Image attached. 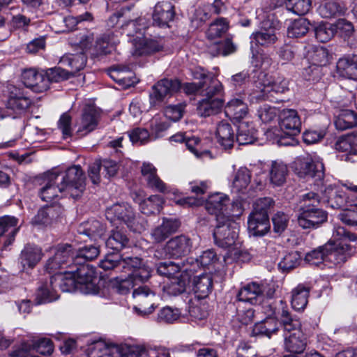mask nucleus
<instances>
[{"instance_id":"f257e3e1","label":"nucleus","mask_w":357,"mask_h":357,"mask_svg":"<svg viewBox=\"0 0 357 357\" xmlns=\"http://www.w3.org/2000/svg\"><path fill=\"white\" fill-rule=\"evenodd\" d=\"M144 24H124L122 28L127 31V36L132 37L134 54L142 56L159 52L164 47V41L161 38L152 39L141 37L144 36Z\"/></svg>"},{"instance_id":"f03ea898","label":"nucleus","mask_w":357,"mask_h":357,"mask_svg":"<svg viewBox=\"0 0 357 357\" xmlns=\"http://www.w3.org/2000/svg\"><path fill=\"white\" fill-rule=\"evenodd\" d=\"M294 172L300 178H312L322 181L324 178V165L317 155L305 154L298 156L292 164Z\"/></svg>"},{"instance_id":"7ed1b4c3","label":"nucleus","mask_w":357,"mask_h":357,"mask_svg":"<svg viewBox=\"0 0 357 357\" xmlns=\"http://www.w3.org/2000/svg\"><path fill=\"white\" fill-rule=\"evenodd\" d=\"M92 43V37L82 34H79L77 40L70 41L72 45L77 46L82 52L77 54H66L60 59L59 63L63 66L70 68L69 73L71 76H74L86 66L87 61L86 52L91 47Z\"/></svg>"},{"instance_id":"20e7f679","label":"nucleus","mask_w":357,"mask_h":357,"mask_svg":"<svg viewBox=\"0 0 357 357\" xmlns=\"http://www.w3.org/2000/svg\"><path fill=\"white\" fill-rule=\"evenodd\" d=\"M60 188L73 199L79 198L85 190V176L80 166L74 165L63 173H59Z\"/></svg>"},{"instance_id":"39448f33","label":"nucleus","mask_w":357,"mask_h":357,"mask_svg":"<svg viewBox=\"0 0 357 357\" xmlns=\"http://www.w3.org/2000/svg\"><path fill=\"white\" fill-rule=\"evenodd\" d=\"M105 215L111 223H124L134 232H140L144 228L139 218H136L133 209L128 204H114L107 209Z\"/></svg>"},{"instance_id":"423d86ee","label":"nucleus","mask_w":357,"mask_h":357,"mask_svg":"<svg viewBox=\"0 0 357 357\" xmlns=\"http://www.w3.org/2000/svg\"><path fill=\"white\" fill-rule=\"evenodd\" d=\"M256 89L250 94L252 102L254 100H269L277 102V94H281L288 91V81L285 79L278 78L273 82H256Z\"/></svg>"},{"instance_id":"0eeeda50","label":"nucleus","mask_w":357,"mask_h":357,"mask_svg":"<svg viewBox=\"0 0 357 357\" xmlns=\"http://www.w3.org/2000/svg\"><path fill=\"white\" fill-rule=\"evenodd\" d=\"M181 87L178 79H162L151 87L149 101L151 107H160L165 100L178 91Z\"/></svg>"},{"instance_id":"6e6552de","label":"nucleus","mask_w":357,"mask_h":357,"mask_svg":"<svg viewBox=\"0 0 357 357\" xmlns=\"http://www.w3.org/2000/svg\"><path fill=\"white\" fill-rule=\"evenodd\" d=\"M213 231V237L216 245L227 248L234 245L238 236L239 227L236 222L229 218L225 220L218 219Z\"/></svg>"},{"instance_id":"1a4fd4ad","label":"nucleus","mask_w":357,"mask_h":357,"mask_svg":"<svg viewBox=\"0 0 357 357\" xmlns=\"http://www.w3.org/2000/svg\"><path fill=\"white\" fill-rule=\"evenodd\" d=\"M32 103L33 101L25 89L16 86L10 88L6 107L14 114L21 115L25 113Z\"/></svg>"},{"instance_id":"9d476101","label":"nucleus","mask_w":357,"mask_h":357,"mask_svg":"<svg viewBox=\"0 0 357 357\" xmlns=\"http://www.w3.org/2000/svg\"><path fill=\"white\" fill-rule=\"evenodd\" d=\"M271 314L279 317L280 325L283 328L284 337L287 336L288 334L302 332L300 320L291 316L286 303L282 300L279 301L278 305L271 310Z\"/></svg>"},{"instance_id":"9b49d317","label":"nucleus","mask_w":357,"mask_h":357,"mask_svg":"<svg viewBox=\"0 0 357 357\" xmlns=\"http://www.w3.org/2000/svg\"><path fill=\"white\" fill-rule=\"evenodd\" d=\"M192 239L184 234L170 238L165 244L164 250L169 257L178 259L188 255L192 250Z\"/></svg>"},{"instance_id":"f8f14e48","label":"nucleus","mask_w":357,"mask_h":357,"mask_svg":"<svg viewBox=\"0 0 357 357\" xmlns=\"http://www.w3.org/2000/svg\"><path fill=\"white\" fill-rule=\"evenodd\" d=\"M132 296L137 303V305L134 307L137 314L145 316L154 311L155 294L147 286H141L135 289L132 292Z\"/></svg>"},{"instance_id":"ddd939ff","label":"nucleus","mask_w":357,"mask_h":357,"mask_svg":"<svg viewBox=\"0 0 357 357\" xmlns=\"http://www.w3.org/2000/svg\"><path fill=\"white\" fill-rule=\"evenodd\" d=\"M32 349L43 355H50L53 352L54 346L51 340L42 337L33 340L31 344L23 343L20 348L12 352L11 356L28 357V354Z\"/></svg>"},{"instance_id":"4468645a","label":"nucleus","mask_w":357,"mask_h":357,"mask_svg":"<svg viewBox=\"0 0 357 357\" xmlns=\"http://www.w3.org/2000/svg\"><path fill=\"white\" fill-rule=\"evenodd\" d=\"M100 117V111L94 105H86L84 108L77 133L84 136L94 130L98 126Z\"/></svg>"},{"instance_id":"2eb2a0df","label":"nucleus","mask_w":357,"mask_h":357,"mask_svg":"<svg viewBox=\"0 0 357 357\" xmlns=\"http://www.w3.org/2000/svg\"><path fill=\"white\" fill-rule=\"evenodd\" d=\"M328 214L323 209L303 210L298 212L297 221L303 229H315L327 220Z\"/></svg>"},{"instance_id":"dca6fc26","label":"nucleus","mask_w":357,"mask_h":357,"mask_svg":"<svg viewBox=\"0 0 357 357\" xmlns=\"http://www.w3.org/2000/svg\"><path fill=\"white\" fill-rule=\"evenodd\" d=\"M24 84L36 93H42L49 89V81L46 79L45 73L35 69L24 70L22 73Z\"/></svg>"},{"instance_id":"f3484780","label":"nucleus","mask_w":357,"mask_h":357,"mask_svg":"<svg viewBox=\"0 0 357 357\" xmlns=\"http://www.w3.org/2000/svg\"><path fill=\"white\" fill-rule=\"evenodd\" d=\"M59 178V175L57 170H52L46 174L45 178V183L39 192L42 200L51 202L59 196V193L65 192L63 189L60 188Z\"/></svg>"},{"instance_id":"a211bd4d","label":"nucleus","mask_w":357,"mask_h":357,"mask_svg":"<svg viewBox=\"0 0 357 357\" xmlns=\"http://www.w3.org/2000/svg\"><path fill=\"white\" fill-rule=\"evenodd\" d=\"M279 124L280 129L288 135H296L301 132V122L294 109H283L280 114Z\"/></svg>"},{"instance_id":"6ab92c4d","label":"nucleus","mask_w":357,"mask_h":357,"mask_svg":"<svg viewBox=\"0 0 357 357\" xmlns=\"http://www.w3.org/2000/svg\"><path fill=\"white\" fill-rule=\"evenodd\" d=\"M229 204V198L222 193H214L211 195L206 202V211L216 216V220H225L229 216L225 215V211Z\"/></svg>"},{"instance_id":"aec40b11","label":"nucleus","mask_w":357,"mask_h":357,"mask_svg":"<svg viewBox=\"0 0 357 357\" xmlns=\"http://www.w3.org/2000/svg\"><path fill=\"white\" fill-rule=\"evenodd\" d=\"M141 172L148 188L162 193L167 191V185L158 176L157 169L153 164L144 162L141 167Z\"/></svg>"},{"instance_id":"412c9836","label":"nucleus","mask_w":357,"mask_h":357,"mask_svg":"<svg viewBox=\"0 0 357 357\" xmlns=\"http://www.w3.org/2000/svg\"><path fill=\"white\" fill-rule=\"evenodd\" d=\"M336 74L342 78L357 81V55L340 58L336 63Z\"/></svg>"},{"instance_id":"4be33fe9","label":"nucleus","mask_w":357,"mask_h":357,"mask_svg":"<svg viewBox=\"0 0 357 357\" xmlns=\"http://www.w3.org/2000/svg\"><path fill=\"white\" fill-rule=\"evenodd\" d=\"M335 148L337 151L347 152V160L357 162V133L351 132L338 137Z\"/></svg>"},{"instance_id":"5701e85b","label":"nucleus","mask_w":357,"mask_h":357,"mask_svg":"<svg viewBox=\"0 0 357 357\" xmlns=\"http://www.w3.org/2000/svg\"><path fill=\"white\" fill-rule=\"evenodd\" d=\"M248 229L252 236L265 235L270 229L268 215L252 211L248 217Z\"/></svg>"},{"instance_id":"b1692460","label":"nucleus","mask_w":357,"mask_h":357,"mask_svg":"<svg viewBox=\"0 0 357 357\" xmlns=\"http://www.w3.org/2000/svg\"><path fill=\"white\" fill-rule=\"evenodd\" d=\"M179 226L180 223L177 220L163 218L161 225L151 231V238L155 243H161L175 233Z\"/></svg>"},{"instance_id":"393cba45","label":"nucleus","mask_w":357,"mask_h":357,"mask_svg":"<svg viewBox=\"0 0 357 357\" xmlns=\"http://www.w3.org/2000/svg\"><path fill=\"white\" fill-rule=\"evenodd\" d=\"M52 285L56 286L63 292H70L76 289L83 290V288L79 286L73 270L58 273L52 276Z\"/></svg>"},{"instance_id":"a878e982","label":"nucleus","mask_w":357,"mask_h":357,"mask_svg":"<svg viewBox=\"0 0 357 357\" xmlns=\"http://www.w3.org/2000/svg\"><path fill=\"white\" fill-rule=\"evenodd\" d=\"M62 213L60 206H51L40 208L32 218L31 223L37 226H48L57 221Z\"/></svg>"},{"instance_id":"bb28decb","label":"nucleus","mask_w":357,"mask_h":357,"mask_svg":"<svg viewBox=\"0 0 357 357\" xmlns=\"http://www.w3.org/2000/svg\"><path fill=\"white\" fill-rule=\"evenodd\" d=\"M326 261L335 264L345 262L350 255L351 248L347 243L326 244Z\"/></svg>"},{"instance_id":"cd10ccee","label":"nucleus","mask_w":357,"mask_h":357,"mask_svg":"<svg viewBox=\"0 0 357 357\" xmlns=\"http://www.w3.org/2000/svg\"><path fill=\"white\" fill-rule=\"evenodd\" d=\"M133 199L139 204L141 212L147 215L159 213L165 202L162 197L158 195H151L147 199H142L136 194Z\"/></svg>"},{"instance_id":"c85d7f7f","label":"nucleus","mask_w":357,"mask_h":357,"mask_svg":"<svg viewBox=\"0 0 357 357\" xmlns=\"http://www.w3.org/2000/svg\"><path fill=\"white\" fill-rule=\"evenodd\" d=\"M129 263H131L130 257H123L119 253H109L100 261L99 266L105 271L119 268L121 272L125 273L126 269L130 267ZM131 266L133 267V265Z\"/></svg>"},{"instance_id":"c756f323","label":"nucleus","mask_w":357,"mask_h":357,"mask_svg":"<svg viewBox=\"0 0 357 357\" xmlns=\"http://www.w3.org/2000/svg\"><path fill=\"white\" fill-rule=\"evenodd\" d=\"M154 22H170L177 20L175 7L169 1H160L154 6L152 13Z\"/></svg>"},{"instance_id":"7c9ffc66","label":"nucleus","mask_w":357,"mask_h":357,"mask_svg":"<svg viewBox=\"0 0 357 357\" xmlns=\"http://www.w3.org/2000/svg\"><path fill=\"white\" fill-rule=\"evenodd\" d=\"M75 272L76 280L79 287L85 286L87 293L91 292L94 288L93 280L96 279L95 271L88 264H81L75 269Z\"/></svg>"},{"instance_id":"2f4dec72","label":"nucleus","mask_w":357,"mask_h":357,"mask_svg":"<svg viewBox=\"0 0 357 357\" xmlns=\"http://www.w3.org/2000/svg\"><path fill=\"white\" fill-rule=\"evenodd\" d=\"M130 266L133 265V267H129L125 271V273L127 274L134 282H145L151 276V270L146 265L142 264V260L139 257H130Z\"/></svg>"},{"instance_id":"473e14b6","label":"nucleus","mask_w":357,"mask_h":357,"mask_svg":"<svg viewBox=\"0 0 357 357\" xmlns=\"http://www.w3.org/2000/svg\"><path fill=\"white\" fill-rule=\"evenodd\" d=\"M305 56L310 63L321 68L329 63L331 59L328 50L320 45L308 46Z\"/></svg>"},{"instance_id":"72a5a7b5","label":"nucleus","mask_w":357,"mask_h":357,"mask_svg":"<svg viewBox=\"0 0 357 357\" xmlns=\"http://www.w3.org/2000/svg\"><path fill=\"white\" fill-rule=\"evenodd\" d=\"M43 256L40 248L27 245L21 252L20 261L24 268H33L41 260Z\"/></svg>"},{"instance_id":"f704fd0d","label":"nucleus","mask_w":357,"mask_h":357,"mask_svg":"<svg viewBox=\"0 0 357 357\" xmlns=\"http://www.w3.org/2000/svg\"><path fill=\"white\" fill-rule=\"evenodd\" d=\"M79 234L85 235L91 240L96 241L102 237L105 231L104 225L96 220H89L81 223L77 229Z\"/></svg>"},{"instance_id":"c9c22d12","label":"nucleus","mask_w":357,"mask_h":357,"mask_svg":"<svg viewBox=\"0 0 357 357\" xmlns=\"http://www.w3.org/2000/svg\"><path fill=\"white\" fill-rule=\"evenodd\" d=\"M213 279L210 274L204 273L195 277L193 280V291L199 299L206 298L211 292Z\"/></svg>"},{"instance_id":"e433bc0d","label":"nucleus","mask_w":357,"mask_h":357,"mask_svg":"<svg viewBox=\"0 0 357 357\" xmlns=\"http://www.w3.org/2000/svg\"><path fill=\"white\" fill-rule=\"evenodd\" d=\"M310 289V287L303 284H299L292 289L291 303L295 310L300 311L305 308Z\"/></svg>"},{"instance_id":"4c0bfd02","label":"nucleus","mask_w":357,"mask_h":357,"mask_svg":"<svg viewBox=\"0 0 357 357\" xmlns=\"http://www.w3.org/2000/svg\"><path fill=\"white\" fill-rule=\"evenodd\" d=\"M223 106V100L220 98H204L199 101L197 112L202 116H208L220 112Z\"/></svg>"},{"instance_id":"58836bf2","label":"nucleus","mask_w":357,"mask_h":357,"mask_svg":"<svg viewBox=\"0 0 357 357\" xmlns=\"http://www.w3.org/2000/svg\"><path fill=\"white\" fill-rule=\"evenodd\" d=\"M284 337L286 351L294 354H301L305 349L306 337L303 331L288 334Z\"/></svg>"},{"instance_id":"ea45409f","label":"nucleus","mask_w":357,"mask_h":357,"mask_svg":"<svg viewBox=\"0 0 357 357\" xmlns=\"http://www.w3.org/2000/svg\"><path fill=\"white\" fill-rule=\"evenodd\" d=\"M263 291L262 286L257 282H251L242 287L237 296L240 301L255 304L262 295Z\"/></svg>"},{"instance_id":"a19ab883","label":"nucleus","mask_w":357,"mask_h":357,"mask_svg":"<svg viewBox=\"0 0 357 357\" xmlns=\"http://www.w3.org/2000/svg\"><path fill=\"white\" fill-rule=\"evenodd\" d=\"M216 137L218 143L225 149L233 146L234 132L231 124L221 121L217 126Z\"/></svg>"},{"instance_id":"79ce46f5","label":"nucleus","mask_w":357,"mask_h":357,"mask_svg":"<svg viewBox=\"0 0 357 357\" xmlns=\"http://www.w3.org/2000/svg\"><path fill=\"white\" fill-rule=\"evenodd\" d=\"M56 287L52 285V277L49 281L42 283L36 292L38 303H50L56 301L59 298Z\"/></svg>"},{"instance_id":"37998d69","label":"nucleus","mask_w":357,"mask_h":357,"mask_svg":"<svg viewBox=\"0 0 357 357\" xmlns=\"http://www.w3.org/2000/svg\"><path fill=\"white\" fill-rule=\"evenodd\" d=\"M288 174L287 166L281 161H273L269 170L270 181L276 186H280L286 181Z\"/></svg>"},{"instance_id":"c03bdc74","label":"nucleus","mask_w":357,"mask_h":357,"mask_svg":"<svg viewBox=\"0 0 357 357\" xmlns=\"http://www.w3.org/2000/svg\"><path fill=\"white\" fill-rule=\"evenodd\" d=\"M257 139L256 130L253 126L246 121L239 123L236 134V141L240 145L252 144Z\"/></svg>"},{"instance_id":"a18cd8bd","label":"nucleus","mask_w":357,"mask_h":357,"mask_svg":"<svg viewBox=\"0 0 357 357\" xmlns=\"http://www.w3.org/2000/svg\"><path fill=\"white\" fill-rule=\"evenodd\" d=\"M347 8L341 3L329 0L321 5L318 9L319 15L324 18H332L341 16L344 14Z\"/></svg>"},{"instance_id":"49530a36","label":"nucleus","mask_w":357,"mask_h":357,"mask_svg":"<svg viewBox=\"0 0 357 357\" xmlns=\"http://www.w3.org/2000/svg\"><path fill=\"white\" fill-rule=\"evenodd\" d=\"M225 112L228 117L240 120L246 116L248 107L242 100L235 98L227 102Z\"/></svg>"},{"instance_id":"de8ad7c7","label":"nucleus","mask_w":357,"mask_h":357,"mask_svg":"<svg viewBox=\"0 0 357 357\" xmlns=\"http://www.w3.org/2000/svg\"><path fill=\"white\" fill-rule=\"evenodd\" d=\"M335 126L337 130H344L357 126V114L349 109H342L335 117Z\"/></svg>"},{"instance_id":"09e8293b","label":"nucleus","mask_w":357,"mask_h":357,"mask_svg":"<svg viewBox=\"0 0 357 357\" xmlns=\"http://www.w3.org/2000/svg\"><path fill=\"white\" fill-rule=\"evenodd\" d=\"M278 321L273 317H267L255 324L252 333L255 335H264L270 337L278 331Z\"/></svg>"},{"instance_id":"8fccbe9b","label":"nucleus","mask_w":357,"mask_h":357,"mask_svg":"<svg viewBox=\"0 0 357 357\" xmlns=\"http://www.w3.org/2000/svg\"><path fill=\"white\" fill-rule=\"evenodd\" d=\"M100 255V248L96 245H85L74 252L73 264H81L92 261Z\"/></svg>"},{"instance_id":"3c124183","label":"nucleus","mask_w":357,"mask_h":357,"mask_svg":"<svg viewBox=\"0 0 357 357\" xmlns=\"http://www.w3.org/2000/svg\"><path fill=\"white\" fill-rule=\"evenodd\" d=\"M251 180L250 172L245 167L240 168L235 174L231 189L238 193L243 192L249 185Z\"/></svg>"},{"instance_id":"603ef678","label":"nucleus","mask_w":357,"mask_h":357,"mask_svg":"<svg viewBox=\"0 0 357 357\" xmlns=\"http://www.w3.org/2000/svg\"><path fill=\"white\" fill-rule=\"evenodd\" d=\"M251 37L261 45L274 43L277 40L275 27L271 24L263 26L260 31L253 33Z\"/></svg>"},{"instance_id":"864d4df0","label":"nucleus","mask_w":357,"mask_h":357,"mask_svg":"<svg viewBox=\"0 0 357 357\" xmlns=\"http://www.w3.org/2000/svg\"><path fill=\"white\" fill-rule=\"evenodd\" d=\"M202 83H204V86L201 89V95L207 98H216L223 90L222 84L214 75H210L208 80Z\"/></svg>"},{"instance_id":"5fc2aeb1","label":"nucleus","mask_w":357,"mask_h":357,"mask_svg":"<svg viewBox=\"0 0 357 357\" xmlns=\"http://www.w3.org/2000/svg\"><path fill=\"white\" fill-rule=\"evenodd\" d=\"M105 244L108 248L119 251L128 245L129 238L123 231L116 229L112 230Z\"/></svg>"},{"instance_id":"6e6d98bb","label":"nucleus","mask_w":357,"mask_h":357,"mask_svg":"<svg viewBox=\"0 0 357 357\" xmlns=\"http://www.w3.org/2000/svg\"><path fill=\"white\" fill-rule=\"evenodd\" d=\"M336 24H317L314 26L316 38L321 42L328 41L337 31Z\"/></svg>"},{"instance_id":"4d7b16f0","label":"nucleus","mask_w":357,"mask_h":357,"mask_svg":"<svg viewBox=\"0 0 357 357\" xmlns=\"http://www.w3.org/2000/svg\"><path fill=\"white\" fill-rule=\"evenodd\" d=\"M285 5L288 10L302 16L307 14L312 6L311 0H286Z\"/></svg>"},{"instance_id":"13d9d810","label":"nucleus","mask_w":357,"mask_h":357,"mask_svg":"<svg viewBox=\"0 0 357 357\" xmlns=\"http://www.w3.org/2000/svg\"><path fill=\"white\" fill-rule=\"evenodd\" d=\"M54 257L65 265L70 261L73 263L74 251L73 246L68 243L57 245L55 248Z\"/></svg>"},{"instance_id":"bf43d9fd","label":"nucleus","mask_w":357,"mask_h":357,"mask_svg":"<svg viewBox=\"0 0 357 357\" xmlns=\"http://www.w3.org/2000/svg\"><path fill=\"white\" fill-rule=\"evenodd\" d=\"M320 204L319 196L313 192H307L303 195L300 201V205L298 212L303 210L321 209L319 206Z\"/></svg>"},{"instance_id":"052dcab7","label":"nucleus","mask_w":357,"mask_h":357,"mask_svg":"<svg viewBox=\"0 0 357 357\" xmlns=\"http://www.w3.org/2000/svg\"><path fill=\"white\" fill-rule=\"evenodd\" d=\"M327 246H320L305 255V261L310 265L319 266L326 261Z\"/></svg>"},{"instance_id":"680f3d73","label":"nucleus","mask_w":357,"mask_h":357,"mask_svg":"<svg viewBox=\"0 0 357 357\" xmlns=\"http://www.w3.org/2000/svg\"><path fill=\"white\" fill-rule=\"evenodd\" d=\"M180 314L178 309L166 306L159 311L157 320L160 323L172 324L178 319Z\"/></svg>"},{"instance_id":"e2e57ef3","label":"nucleus","mask_w":357,"mask_h":357,"mask_svg":"<svg viewBox=\"0 0 357 357\" xmlns=\"http://www.w3.org/2000/svg\"><path fill=\"white\" fill-rule=\"evenodd\" d=\"M46 79H48L49 84L51 82H59L68 79L71 76L68 70L61 67L49 68L45 72Z\"/></svg>"},{"instance_id":"0e129e2a","label":"nucleus","mask_w":357,"mask_h":357,"mask_svg":"<svg viewBox=\"0 0 357 357\" xmlns=\"http://www.w3.org/2000/svg\"><path fill=\"white\" fill-rule=\"evenodd\" d=\"M181 271V264L173 261L160 262L157 264V272L162 276L171 278Z\"/></svg>"},{"instance_id":"69168bd1","label":"nucleus","mask_w":357,"mask_h":357,"mask_svg":"<svg viewBox=\"0 0 357 357\" xmlns=\"http://www.w3.org/2000/svg\"><path fill=\"white\" fill-rule=\"evenodd\" d=\"M119 357H139L145 349L140 345L121 344L116 345Z\"/></svg>"},{"instance_id":"338daca9","label":"nucleus","mask_w":357,"mask_h":357,"mask_svg":"<svg viewBox=\"0 0 357 357\" xmlns=\"http://www.w3.org/2000/svg\"><path fill=\"white\" fill-rule=\"evenodd\" d=\"M301 261L298 252H293L286 255L279 263V267L283 271H290L297 267Z\"/></svg>"},{"instance_id":"774afa93","label":"nucleus","mask_w":357,"mask_h":357,"mask_svg":"<svg viewBox=\"0 0 357 357\" xmlns=\"http://www.w3.org/2000/svg\"><path fill=\"white\" fill-rule=\"evenodd\" d=\"M186 281L184 279L174 278L164 287V291L170 296H177L185 291Z\"/></svg>"}]
</instances>
